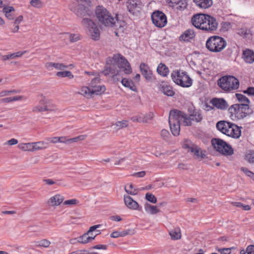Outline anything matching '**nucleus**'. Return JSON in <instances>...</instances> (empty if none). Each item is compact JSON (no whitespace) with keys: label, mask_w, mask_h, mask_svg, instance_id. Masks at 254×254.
I'll use <instances>...</instances> for the list:
<instances>
[{"label":"nucleus","mask_w":254,"mask_h":254,"mask_svg":"<svg viewBox=\"0 0 254 254\" xmlns=\"http://www.w3.org/2000/svg\"><path fill=\"white\" fill-rule=\"evenodd\" d=\"M195 36L193 30L188 29L186 30L180 37L179 40L181 42H189L193 40Z\"/></svg>","instance_id":"aec40b11"},{"label":"nucleus","mask_w":254,"mask_h":254,"mask_svg":"<svg viewBox=\"0 0 254 254\" xmlns=\"http://www.w3.org/2000/svg\"><path fill=\"white\" fill-rule=\"evenodd\" d=\"M46 140L51 143H59V137H50L47 138Z\"/></svg>","instance_id":"4d7b16f0"},{"label":"nucleus","mask_w":254,"mask_h":254,"mask_svg":"<svg viewBox=\"0 0 254 254\" xmlns=\"http://www.w3.org/2000/svg\"><path fill=\"white\" fill-rule=\"evenodd\" d=\"M32 142L21 143L18 145V147L24 151L33 152Z\"/></svg>","instance_id":"7c9ffc66"},{"label":"nucleus","mask_w":254,"mask_h":254,"mask_svg":"<svg viewBox=\"0 0 254 254\" xmlns=\"http://www.w3.org/2000/svg\"><path fill=\"white\" fill-rule=\"evenodd\" d=\"M236 97L237 99L240 102H241V104H248L249 105L250 101L249 99L246 97L245 96H244L243 94H239V93H236L235 94Z\"/></svg>","instance_id":"e433bc0d"},{"label":"nucleus","mask_w":254,"mask_h":254,"mask_svg":"<svg viewBox=\"0 0 254 254\" xmlns=\"http://www.w3.org/2000/svg\"><path fill=\"white\" fill-rule=\"evenodd\" d=\"M121 83L124 87L134 92H137V87L131 79L127 78H124L122 79Z\"/></svg>","instance_id":"b1692460"},{"label":"nucleus","mask_w":254,"mask_h":254,"mask_svg":"<svg viewBox=\"0 0 254 254\" xmlns=\"http://www.w3.org/2000/svg\"><path fill=\"white\" fill-rule=\"evenodd\" d=\"M127 121L126 120H123L122 121H118L116 123L115 126H116L117 129H120L126 127L127 126Z\"/></svg>","instance_id":"79ce46f5"},{"label":"nucleus","mask_w":254,"mask_h":254,"mask_svg":"<svg viewBox=\"0 0 254 254\" xmlns=\"http://www.w3.org/2000/svg\"><path fill=\"white\" fill-rule=\"evenodd\" d=\"M145 212L150 215H155L160 212V209L156 205L146 202L144 205Z\"/></svg>","instance_id":"5701e85b"},{"label":"nucleus","mask_w":254,"mask_h":254,"mask_svg":"<svg viewBox=\"0 0 254 254\" xmlns=\"http://www.w3.org/2000/svg\"><path fill=\"white\" fill-rule=\"evenodd\" d=\"M243 93L248 95L254 96V87H249L246 90H244Z\"/></svg>","instance_id":"603ef678"},{"label":"nucleus","mask_w":254,"mask_h":254,"mask_svg":"<svg viewBox=\"0 0 254 254\" xmlns=\"http://www.w3.org/2000/svg\"><path fill=\"white\" fill-rule=\"evenodd\" d=\"M56 75L59 77H68L69 79H72L74 77L73 75L70 71H58Z\"/></svg>","instance_id":"c9c22d12"},{"label":"nucleus","mask_w":254,"mask_h":254,"mask_svg":"<svg viewBox=\"0 0 254 254\" xmlns=\"http://www.w3.org/2000/svg\"><path fill=\"white\" fill-rule=\"evenodd\" d=\"M182 112L177 110L171 111L169 117L170 130L174 136H178L180 132V121L183 122Z\"/></svg>","instance_id":"423d86ee"},{"label":"nucleus","mask_w":254,"mask_h":254,"mask_svg":"<svg viewBox=\"0 0 254 254\" xmlns=\"http://www.w3.org/2000/svg\"><path fill=\"white\" fill-rule=\"evenodd\" d=\"M100 82V78L99 77H95L91 81L90 83V88H92V86H96Z\"/></svg>","instance_id":"5fc2aeb1"},{"label":"nucleus","mask_w":254,"mask_h":254,"mask_svg":"<svg viewBox=\"0 0 254 254\" xmlns=\"http://www.w3.org/2000/svg\"><path fill=\"white\" fill-rule=\"evenodd\" d=\"M19 28V25L13 24V26L10 28V31L12 33H16L18 32Z\"/></svg>","instance_id":"69168bd1"},{"label":"nucleus","mask_w":254,"mask_h":254,"mask_svg":"<svg viewBox=\"0 0 254 254\" xmlns=\"http://www.w3.org/2000/svg\"><path fill=\"white\" fill-rule=\"evenodd\" d=\"M171 76L173 81L177 84L183 87H189L192 85V80L186 71L182 70H173Z\"/></svg>","instance_id":"0eeeda50"},{"label":"nucleus","mask_w":254,"mask_h":254,"mask_svg":"<svg viewBox=\"0 0 254 254\" xmlns=\"http://www.w3.org/2000/svg\"><path fill=\"white\" fill-rule=\"evenodd\" d=\"M121 70L126 74H130L132 68L127 60L121 54H114L112 57H109L103 72L105 76L111 77L114 80H119L118 76H122Z\"/></svg>","instance_id":"f257e3e1"},{"label":"nucleus","mask_w":254,"mask_h":254,"mask_svg":"<svg viewBox=\"0 0 254 254\" xmlns=\"http://www.w3.org/2000/svg\"><path fill=\"white\" fill-rule=\"evenodd\" d=\"M247 254H254V245H250L247 247Z\"/></svg>","instance_id":"e2e57ef3"},{"label":"nucleus","mask_w":254,"mask_h":254,"mask_svg":"<svg viewBox=\"0 0 254 254\" xmlns=\"http://www.w3.org/2000/svg\"><path fill=\"white\" fill-rule=\"evenodd\" d=\"M23 16L22 15H19L14 19L13 24H16L17 25H19L20 24V23L23 21Z\"/></svg>","instance_id":"680f3d73"},{"label":"nucleus","mask_w":254,"mask_h":254,"mask_svg":"<svg viewBox=\"0 0 254 254\" xmlns=\"http://www.w3.org/2000/svg\"><path fill=\"white\" fill-rule=\"evenodd\" d=\"M54 68L58 70H64L65 68H67V66L64 65L62 63H54Z\"/></svg>","instance_id":"49530a36"},{"label":"nucleus","mask_w":254,"mask_h":254,"mask_svg":"<svg viewBox=\"0 0 254 254\" xmlns=\"http://www.w3.org/2000/svg\"><path fill=\"white\" fill-rule=\"evenodd\" d=\"M124 200L126 206L129 209L131 210H137L141 211L142 210L141 206H140L137 202L133 200L128 195H124Z\"/></svg>","instance_id":"a211bd4d"},{"label":"nucleus","mask_w":254,"mask_h":254,"mask_svg":"<svg viewBox=\"0 0 254 254\" xmlns=\"http://www.w3.org/2000/svg\"><path fill=\"white\" fill-rule=\"evenodd\" d=\"M69 39L71 42H75L80 40V36L77 34H71L69 35Z\"/></svg>","instance_id":"de8ad7c7"},{"label":"nucleus","mask_w":254,"mask_h":254,"mask_svg":"<svg viewBox=\"0 0 254 254\" xmlns=\"http://www.w3.org/2000/svg\"><path fill=\"white\" fill-rule=\"evenodd\" d=\"M210 102L213 106L219 109L225 110L228 107L227 103L223 99L213 98L211 100Z\"/></svg>","instance_id":"412c9836"},{"label":"nucleus","mask_w":254,"mask_h":254,"mask_svg":"<svg viewBox=\"0 0 254 254\" xmlns=\"http://www.w3.org/2000/svg\"><path fill=\"white\" fill-rule=\"evenodd\" d=\"M218 86L224 91L231 92L238 89L239 80L232 75H225L218 80Z\"/></svg>","instance_id":"39448f33"},{"label":"nucleus","mask_w":254,"mask_h":254,"mask_svg":"<svg viewBox=\"0 0 254 254\" xmlns=\"http://www.w3.org/2000/svg\"><path fill=\"white\" fill-rule=\"evenodd\" d=\"M95 16L99 22L106 27H112L118 23V15L113 16L104 7L98 5L95 11Z\"/></svg>","instance_id":"7ed1b4c3"},{"label":"nucleus","mask_w":254,"mask_h":254,"mask_svg":"<svg viewBox=\"0 0 254 254\" xmlns=\"http://www.w3.org/2000/svg\"><path fill=\"white\" fill-rule=\"evenodd\" d=\"M147 119H148L147 116L144 117L143 119H142L141 117H139L138 118L136 119H135V118H133L132 121L134 122L136 121L138 122L147 123L148 121Z\"/></svg>","instance_id":"052dcab7"},{"label":"nucleus","mask_w":254,"mask_h":254,"mask_svg":"<svg viewBox=\"0 0 254 254\" xmlns=\"http://www.w3.org/2000/svg\"><path fill=\"white\" fill-rule=\"evenodd\" d=\"M100 225H96L90 227L87 233L77 237V242L78 243L85 244L93 240L96 237V235H94V236H89V235L96 229L100 228Z\"/></svg>","instance_id":"dca6fc26"},{"label":"nucleus","mask_w":254,"mask_h":254,"mask_svg":"<svg viewBox=\"0 0 254 254\" xmlns=\"http://www.w3.org/2000/svg\"><path fill=\"white\" fill-rule=\"evenodd\" d=\"M2 7H3L2 12L4 14L11 13L15 11L14 8L11 6H6L4 4H3Z\"/></svg>","instance_id":"c03bdc74"},{"label":"nucleus","mask_w":254,"mask_h":254,"mask_svg":"<svg viewBox=\"0 0 254 254\" xmlns=\"http://www.w3.org/2000/svg\"><path fill=\"white\" fill-rule=\"evenodd\" d=\"M146 174V172L145 171H141L137 173H135L133 174V176L136 177L142 178Z\"/></svg>","instance_id":"338daca9"},{"label":"nucleus","mask_w":254,"mask_h":254,"mask_svg":"<svg viewBox=\"0 0 254 254\" xmlns=\"http://www.w3.org/2000/svg\"><path fill=\"white\" fill-rule=\"evenodd\" d=\"M169 135L170 133L169 131L166 129H163L161 131V135L164 139H166Z\"/></svg>","instance_id":"bf43d9fd"},{"label":"nucleus","mask_w":254,"mask_h":254,"mask_svg":"<svg viewBox=\"0 0 254 254\" xmlns=\"http://www.w3.org/2000/svg\"><path fill=\"white\" fill-rule=\"evenodd\" d=\"M58 111L57 106L45 97H43L40 100L38 104L32 109V111L34 113H42L44 112L51 113L56 112Z\"/></svg>","instance_id":"9d476101"},{"label":"nucleus","mask_w":254,"mask_h":254,"mask_svg":"<svg viewBox=\"0 0 254 254\" xmlns=\"http://www.w3.org/2000/svg\"><path fill=\"white\" fill-rule=\"evenodd\" d=\"M64 200V196L60 193H57L50 197L47 203L49 206L56 207L60 205Z\"/></svg>","instance_id":"f3484780"},{"label":"nucleus","mask_w":254,"mask_h":254,"mask_svg":"<svg viewBox=\"0 0 254 254\" xmlns=\"http://www.w3.org/2000/svg\"><path fill=\"white\" fill-rule=\"evenodd\" d=\"M169 235L173 240H178L182 238V232L179 227H176L169 232Z\"/></svg>","instance_id":"bb28decb"},{"label":"nucleus","mask_w":254,"mask_h":254,"mask_svg":"<svg viewBox=\"0 0 254 254\" xmlns=\"http://www.w3.org/2000/svg\"><path fill=\"white\" fill-rule=\"evenodd\" d=\"M245 159L250 163H254V151H248L245 155Z\"/></svg>","instance_id":"4c0bfd02"},{"label":"nucleus","mask_w":254,"mask_h":254,"mask_svg":"<svg viewBox=\"0 0 254 254\" xmlns=\"http://www.w3.org/2000/svg\"><path fill=\"white\" fill-rule=\"evenodd\" d=\"M250 110L248 104H236L229 108L231 117L238 120L246 117L250 114Z\"/></svg>","instance_id":"1a4fd4ad"},{"label":"nucleus","mask_w":254,"mask_h":254,"mask_svg":"<svg viewBox=\"0 0 254 254\" xmlns=\"http://www.w3.org/2000/svg\"><path fill=\"white\" fill-rule=\"evenodd\" d=\"M151 19L153 24L158 28L164 27L167 23L166 15L159 10L155 11L152 13Z\"/></svg>","instance_id":"2eb2a0df"},{"label":"nucleus","mask_w":254,"mask_h":254,"mask_svg":"<svg viewBox=\"0 0 254 254\" xmlns=\"http://www.w3.org/2000/svg\"><path fill=\"white\" fill-rule=\"evenodd\" d=\"M59 143H71V138H68L66 136L59 137Z\"/></svg>","instance_id":"09e8293b"},{"label":"nucleus","mask_w":254,"mask_h":254,"mask_svg":"<svg viewBox=\"0 0 254 254\" xmlns=\"http://www.w3.org/2000/svg\"><path fill=\"white\" fill-rule=\"evenodd\" d=\"M24 99L25 97L23 96L18 95L13 97L2 98V99H1V102L8 103L14 101L22 100Z\"/></svg>","instance_id":"2f4dec72"},{"label":"nucleus","mask_w":254,"mask_h":254,"mask_svg":"<svg viewBox=\"0 0 254 254\" xmlns=\"http://www.w3.org/2000/svg\"><path fill=\"white\" fill-rule=\"evenodd\" d=\"M145 198L147 200L152 203H156L157 201V198L151 193H146L145 194Z\"/></svg>","instance_id":"a19ab883"},{"label":"nucleus","mask_w":254,"mask_h":254,"mask_svg":"<svg viewBox=\"0 0 254 254\" xmlns=\"http://www.w3.org/2000/svg\"><path fill=\"white\" fill-rule=\"evenodd\" d=\"M161 88L163 93L167 96H173L175 94V92L171 86L164 84L162 86Z\"/></svg>","instance_id":"72a5a7b5"},{"label":"nucleus","mask_w":254,"mask_h":254,"mask_svg":"<svg viewBox=\"0 0 254 254\" xmlns=\"http://www.w3.org/2000/svg\"><path fill=\"white\" fill-rule=\"evenodd\" d=\"M86 135H80L77 137L72 138H71V143L77 142L79 140H83L86 138Z\"/></svg>","instance_id":"8fccbe9b"},{"label":"nucleus","mask_w":254,"mask_h":254,"mask_svg":"<svg viewBox=\"0 0 254 254\" xmlns=\"http://www.w3.org/2000/svg\"><path fill=\"white\" fill-rule=\"evenodd\" d=\"M139 68L142 75L146 80H151L153 79V76L152 71L147 64L141 63L140 65Z\"/></svg>","instance_id":"6ab92c4d"},{"label":"nucleus","mask_w":254,"mask_h":254,"mask_svg":"<svg viewBox=\"0 0 254 254\" xmlns=\"http://www.w3.org/2000/svg\"><path fill=\"white\" fill-rule=\"evenodd\" d=\"M241 170L243 171L248 177L251 178L252 179L254 178V173L249 170L247 168L242 167L241 168Z\"/></svg>","instance_id":"a18cd8bd"},{"label":"nucleus","mask_w":254,"mask_h":254,"mask_svg":"<svg viewBox=\"0 0 254 254\" xmlns=\"http://www.w3.org/2000/svg\"><path fill=\"white\" fill-rule=\"evenodd\" d=\"M157 71L160 75L166 77L169 74V69L165 64L160 63L158 65Z\"/></svg>","instance_id":"c85d7f7f"},{"label":"nucleus","mask_w":254,"mask_h":254,"mask_svg":"<svg viewBox=\"0 0 254 254\" xmlns=\"http://www.w3.org/2000/svg\"><path fill=\"white\" fill-rule=\"evenodd\" d=\"M18 141L16 139L11 138L4 143V145H13L17 144Z\"/></svg>","instance_id":"13d9d810"},{"label":"nucleus","mask_w":254,"mask_h":254,"mask_svg":"<svg viewBox=\"0 0 254 254\" xmlns=\"http://www.w3.org/2000/svg\"><path fill=\"white\" fill-rule=\"evenodd\" d=\"M211 144L214 149L222 154L231 155L234 153L231 146L221 139L213 138L211 140Z\"/></svg>","instance_id":"9b49d317"},{"label":"nucleus","mask_w":254,"mask_h":254,"mask_svg":"<svg viewBox=\"0 0 254 254\" xmlns=\"http://www.w3.org/2000/svg\"><path fill=\"white\" fill-rule=\"evenodd\" d=\"M191 21L195 28L208 33L214 32L218 27L216 19L208 14H195L192 17Z\"/></svg>","instance_id":"f03ea898"},{"label":"nucleus","mask_w":254,"mask_h":254,"mask_svg":"<svg viewBox=\"0 0 254 254\" xmlns=\"http://www.w3.org/2000/svg\"><path fill=\"white\" fill-rule=\"evenodd\" d=\"M125 191L130 195H136L138 193V190L134 188L131 184H127L125 187Z\"/></svg>","instance_id":"f704fd0d"},{"label":"nucleus","mask_w":254,"mask_h":254,"mask_svg":"<svg viewBox=\"0 0 254 254\" xmlns=\"http://www.w3.org/2000/svg\"><path fill=\"white\" fill-rule=\"evenodd\" d=\"M196 5L202 9L210 7L213 4L212 0H193Z\"/></svg>","instance_id":"393cba45"},{"label":"nucleus","mask_w":254,"mask_h":254,"mask_svg":"<svg viewBox=\"0 0 254 254\" xmlns=\"http://www.w3.org/2000/svg\"><path fill=\"white\" fill-rule=\"evenodd\" d=\"M226 41L222 37L213 36L209 37L206 42L207 49L212 52L222 51L226 46Z\"/></svg>","instance_id":"6e6552de"},{"label":"nucleus","mask_w":254,"mask_h":254,"mask_svg":"<svg viewBox=\"0 0 254 254\" xmlns=\"http://www.w3.org/2000/svg\"><path fill=\"white\" fill-rule=\"evenodd\" d=\"M110 219L112 221H118V222L121 221L122 220V218L120 216H118V215L112 216L110 217Z\"/></svg>","instance_id":"774afa93"},{"label":"nucleus","mask_w":254,"mask_h":254,"mask_svg":"<svg viewBox=\"0 0 254 254\" xmlns=\"http://www.w3.org/2000/svg\"><path fill=\"white\" fill-rule=\"evenodd\" d=\"M182 146L183 148L187 149L188 152L193 154L197 158H203L205 156V151L189 139L184 140Z\"/></svg>","instance_id":"ddd939ff"},{"label":"nucleus","mask_w":254,"mask_h":254,"mask_svg":"<svg viewBox=\"0 0 254 254\" xmlns=\"http://www.w3.org/2000/svg\"><path fill=\"white\" fill-rule=\"evenodd\" d=\"M54 63L48 62L45 64V67L48 70H52L54 68Z\"/></svg>","instance_id":"0e129e2a"},{"label":"nucleus","mask_w":254,"mask_h":254,"mask_svg":"<svg viewBox=\"0 0 254 254\" xmlns=\"http://www.w3.org/2000/svg\"><path fill=\"white\" fill-rule=\"evenodd\" d=\"M78 94L87 99L92 98L93 95L91 88L86 86H82L80 87Z\"/></svg>","instance_id":"4be33fe9"},{"label":"nucleus","mask_w":254,"mask_h":254,"mask_svg":"<svg viewBox=\"0 0 254 254\" xmlns=\"http://www.w3.org/2000/svg\"><path fill=\"white\" fill-rule=\"evenodd\" d=\"M244 59L246 63H253L254 62V52L251 50H246L243 53Z\"/></svg>","instance_id":"cd10ccee"},{"label":"nucleus","mask_w":254,"mask_h":254,"mask_svg":"<svg viewBox=\"0 0 254 254\" xmlns=\"http://www.w3.org/2000/svg\"><path fill=\"white\" fill-rule=\"evenodd\" d=\"M82 24L86 27L88 34L95 41L98 40L100 37V30L98 25L88 18H83Z\"/></svg>","instance_id":"f8f14e48"},{"label":"nucleus","mask_w":254,"mask_h":254,"mask_svg":"<svg viewBox=\"0 0 254 254\" xmlns=\"http://www.w3.org/2000/svg\"><path fill=\"white\" fill-rule=\"evenodd\" d=\"M106 87L104 85L92 86L91 90L93 91V94L100 95L105 92Z\"/></svg>","instance_id":"473e14b6"},{"label":"nucleus","mask_w":254,"mask_h":254,"mask_svg":"<svg viewBox=\"0 0 254 254\" xmlns=\"http://www.w3.org/2000/svg\"><path fill=\"white\" fill-rule=\"evenodd\" d=\"M217 251L219 252L220 254H230L231 253V249L230 248L219 249H217Z\"/></svg>","instance_id":"864d4df0"},{"label":"nucleus","mask_w":254,"mask_h":254,"mask_svg":"<svg viewBox=\"0 0 254 254\" xmlns=\"http://www.w3.org/2000/svg\"><path fill=\"white\" fill-rule=\"evenodd\" d=\"M79 203V201L75 198H72L71 199L64 200L63 204L64 205L70 206L77 205Z\"/></svg>","instance_id":"ea45409f"},{"label":"nucleus","mask_w":254,"mask_h":254,"mask_svg":"<svg viewBox=\"0 0 254 254\" xmlns=\"http://www.w3.org/2000/svg\"><path fill=\"white\" fill-rule=\"evenodd\" d=\"M179 1H180V0H167L169 6L173 7L177 6L179 4Z\"/></svg>","instance_id":"3c124183"},{"label":"nucleus","mask_w":254,"mask_h":254,"mask_svg":"<svg viewBox=\"0 0 254 254\" xmlns=\"http://www.w3.org/2000/svg\"><path fill=\"white\" fill-rule=\"evenodd\" d=\"M35 247L38 248H48L51 245V242L47 239H44L40 241H35Z\"/></svg>","instance_id":"c756f323"},{"label":"nucleus","mask_w":254,"mask_h":254,"mask_svg":"<svg viewBox=\"0 0 254 254\" xmlns=\"http://www.w3.org/2000/svg\"><path fill=\"white\" fill-rule=\"evenodd\" d=\"M186 6V1L185 0H180V1H179V4H178V5L176 7L177 9H182L185 8Z\"/></svg>","instance_id":"6e6d98bb"},{"label":"nucleus","mask_w":254,"mask_h":254,"mask_svg":"<svg viewBox=\"0 0 254 254\" xmlns=\"http://www.w3.org/2000/svg\"><path fill=\"white\" fill-rule=\"evenodd\" d=\"M182 118H183V124L185 126H190L192 122L199 123L203 119L202 113L200 110H194L189 115H187L182 112Z\"/></svg>","instance_id":"4468645a"},{"label":"nucleus","mask_w":254,"mask_h":254,"mask_svg":"<svg viewBox=\"0 0 254 254\" xmlns=\"http://www.w3.org/2000/svg\"><path fill=\"white\" fill-rule=\"evenodd\" d=\"M216 128L224 134L233 138H239L241 135V127L230 122L219 121L216 124Z\"/></svg>","instance_id":"20e7f679"},{"label":"nucleus","mask_w":254,"mask_h":254,"mask_svg":"<svg viewBox=\"0 0 254 254\" xmlns=\"http://www.w3.org/2000/svg\"><path fill=\"white\" fill-rule=\"evenodd\" d=\"M32 144L33 152L45 149L49 146V142L44 141L32 142Z\"/></svg>","instance_id":"a878e982"},{"label":"nucleus","mask_w":254,"mask_h":254,"mask_svg":"<svg viewBox=\"0 0 254 254\" xmlns=\"http://www.w3.org/2000/svg\"><path fill=\"white\" fill-rule=\"evenodd\" d=\"M128 234V232L127 231H124L122 232L114 231L111 234L110 236L112 238H116L124 237Z\"/></svg>","instance_id":"58836bf2"},{"label":"nucleus","mask_w":254,"mask_h":254,"mask_svg":"<svg viewBox=\"0 0 254 254\" xmlns=\"http://www.w3.org/2000/svg\"><path fill=\"white\" fill-rule=\"evenodd\" d=\"M30 3L32 6L38 8L43 6V2L40 0H31Z\"/></svg>","instance_id":"37998d69"}]
</instances>
